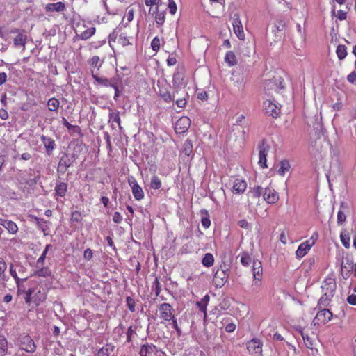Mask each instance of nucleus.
<instances>
[{"label":"nucleus","instance_id":"62","mask_svg":"<svg viewBox=\"0 0 356 356\" xmlns=\"http://www.w3.org/2000/svg\"><path fill=\"white\" fill-rule=\"evenodd\" d=\"M93 257V252L91 249L87 248L83 252V259L86 261H90Z\"/></svg>","mask_w":356,"mask_h":356},{"label":"nucleus","instance_id":"2","mask_svg":"<svg viewBox=\"0 0 356 356\" xmlns=\"http://www.w3.org/2000/svg\"><path fill=\"white\" fill-rule=\"evenodd\" d=\"M159 318L162 320L161 323L170 322L175 316V309L172 306L167 302L161 303L158 307Z\"/></svg>","mask_w":356,"mask_h":356},{"label":"nucleus","instance_id":"6","mask_svg":"<svg viewBox=\"0 0 356 356\" xmlns=\"http://www.w3.org/2000/svg\"><path fill=\"white\" fill-rule=\"evenodd\" d=\"M128 183L131 188L133 195L136 200H141L144 198L145 194L143 188L139 186L136 179L131 176L128 179Z\"/></svg>","mask_w":356,"mask_h":356},{"label":"nucleus","instance_id":"25","mask_svg":"<svg viewBox=\"0 0 356 356\" xmlns=\"http://www.w3.org/2000/svg\"><path fill=\"white\" fill-rule=\"evenodd\" d=\"M12 33H18V35L13 39V44L15 47L22 46L24 47L26 42V35L19 32V29H17L13 30Z\"/></svg>","mask_w":356,"mask_h":356},{"label":"nucleus","instance_id":"22","mask_svg":"<svg viewBox=\"0 0 356 356\" xmlns=\"http://www.w3.org/2000/svg\"><path fill=\"white\" fill-rule=\"evenodd\" d=\"M156 350V346L152 343H146L140 347V356H154Z\"/></svg>","mask_w":356,"mask_h":356},{"label":"nucleus","instance_id":"37","mask_svg":"<svg viewBox=\"0 0 356 356\" xmlns=\"http://www.w3.org/2000/svg\"><path fill=\"white\" fill-rule=\"evenodd\" d=\"M88 63L92 67L99 70L102 67L103 61L100 60L99 56H93L88 60Z\"/></svg>","mask_w":356,"mask_h":356},{"label":"nucleus","instance_id":"61","mask_svg":"<svg viewBox=\"0 0 356 356\" xmlns=\"http://www.w3.org/2000/svg\"><path fill=\"white\" fill-rule=\"evenodd\" d=\"M197 97L200 100L207 101L209 98V95H208L207 92L201 90L197 92Z\"/></svg>","mask_w":356,"mask_h":356},{"label":"nucleus","instance_id":"28","mask_svg":"<svg viewBox=\"0 0 356 356\" xmlns=\"http://www.w3.org/2000/svg\"><path fill=\"white\" fill-rule=\"evenodd\" d=\"M158 94L166 103H169L174 99V95H172L170 91L163 86H159Z\"/></svg>","mask_w":356,"mask_h":356},{"label":"nucleus","instance_id":"15","mask_svg":"<svg viewBox=\"0 0 356 356\" xmlns=\"http://www.w3.org/2000/svg\"><path fill=\"white\" fill-rule=\"evenodd\" d=\"M232 184V192L234 194H242L247 188V182L243 179L235 178Z\"/></svg>","mask_w":356,"mask_h":356},{"label":"nucleus","instance_id":"54","mask_svg":"<svg viewBox=\"0 0 356 356\" xmlns=\"http://www.w3.org/2000/svg\"><path fill=\"white\" fill-rule=\"evenodd\" d=\"M126 303L130 312H134L136 311V302L133 298L127 296L126 298Z\"/></svg>","mask_w":356,"mask_h":356},{"label":"nucleus","instance_id":"33","mask_svg":"<svg viewBox=\"0 0 356 356\" xmlns=\"http://www.w3.org/2000/svg\"><path fill=\"white\" fill-rule=\"evenodd\" d=\"M70 166L69 161L67 156L62 157L58 163V172L65 173Z\"/></svg>","mask_w":356,"mask_h":356},{"label":"nucleus","instance_id":"31","mask_svg":"<svg viewBox=\"0 0 356 356\" xmlns=\"http://www.w3.org/2000/svg\"><path fill=\"white\" fill-rule=\"evenodd\" d=\"M60 102L55 97L50 98L47 101V107L50 111H57L60 107Z\"/></svg>","mask_w":356,"mask_h":356},{"label":"nucleus","instance_id":"32","mask_svg":"<svg viewBox=\"0 0 356 356\" xmlns=\"http://www.w3.org/2000/svg\"><path fill=\"white\" fill-rule=\"evenodd\" d=\"M202 264L204 266L209 268L214 264V257L211 253H206L202 259Z\"/></svg>","mask_w":356,"mask_h":356},{"label":"nucleus","instance_id":"10","mask_svg":"<svg viewBox=\"0 0 356 356\" xmlns=\"http://www.w3.org/2000/svg\"><path fill=\"white\" fill-rule=\"evenodd\" d=\"M262 342L260 339L254 338L247 342V350L251 355H261Z\"/></svg>","mask_w":356,"mask_h":356},{"label":"nucleus","instance_id":"16","mask_svg":"<svg viewBox=\"0 0 356 356\" xmlns=\"http://www.w3.org/2000/svg\"><path fill=\"white\" fill-rule=\"evenodd\" d=\"M66 10V6L61 1L56 3H49L45 5L44 10L46 13H51L54 12L62 13Z\"/></svg>","mask_w":356,"mask_h":356},{"label":"nucleus","instance_id":"8","mask_svg":"<svg viewBox=\"0 0 356 356\" xmlns=\"http://www.w3.org/2000/svg\"><path fill=\"white\" fill-rule=\"evenodd\" d=\"M191 119L187 116L181 117L175 125V131L177 134H181L188 131L191 126Z\"/></svg>","mask_w":356,"mask_h":356},{"label":"nucleus","instance_id":"49","mask_svg":"<svg viewBox=\"0 0 356 356\" xmlns=\"http://www.w3.org/2000/svg\"><path fill=\"white\" fill-rule=\"evenodd\" d=\"M134 19V9L131 8H128L127 10V13L122 18V22H125V24H127L130 22H131Z\"/></svg>","mask_w":356,"mask_h":356},{"label":"nucleus","instance_id":"45","mask_svg":"<svg viewBox=\"0 0 356 356\" xmlns=\"http://www.w3.org/2000/svg\"><path fill=\"white\" fill-rule=\"evenodd\" d=\"M8 343L6 339L0 335V355H4L7 353Z\"/></svg>","mask_w":356,"mask_h":356},{"label":"nucleus","instance_id":"11","mask_svg":"<svg viewBox=\"0 0 356 356\" xmlns=\"http://www.w3.org/2000/svg\"><path fill=\"white\" fill-rule=\"evenodd\" d=\"M332 318V313L327 309H321L317 312L314 321L316 324L325 325Z\"/></svg>","mask_w":356,"mask_h":356},{"label":"nucleus","instance_id":"18","mask_svg":"<svg viewBox=\"0 0 356 356\" xmlns=\"http://www.w3.org/2000/svg\"><path fill=\"white\" fill-rule=\"evenodd\" d=\"M296 330L301 334L306 347L312 350L314 348L315 341L314 334L312 332V336H310L300 327L296 329Z\"/></svg>","mask_w":356,"mask_h":356},{"label":"nucleus","instance_id":"58","mask_svg":"<svg viewBox=\"0 0 356 356\" xmlns=\"http://www.w3.org/2000/svg\"><path fill=\"white\" fill-rule=\"evenodd\" d=\"M118 34L117 33L113 31L112 33H111L108 35V43L111 47H112V44L117 42H118Z\"/></svg>","mask_w":356,"mask_h":356},{"label":"nucleus","instance_id":"55","mask_svg":"<svg viewBox=\"0 0 356 356\" xmlns=\"http://www.w3.org/2000/svg\"><path fill=\"white\" fill-rule=\"evenodd\" d=\"M330 301V299L329 296L326 293H325L318 300V305L319 307H321V306L326 307L328 305Z\"/></svg>","mask_w":356,"mask_h":356},{"label":"nucleus","instance_id":"30","mask_svg":"<svg viewBox=\"0 0 356 356\" xmlns=\"http://www.w3.org/2000/svg\"><path fill=\"white\" fill-rule=\"evenodd\" d=\"M96 29L95 27H90L82 31L78 36L81 40H88L95 35Z\"/></svg>","mask_w":356,"mask_h":356},{"label":"nucleus","instance_id":"63","mask_svg":"<svg viewBox=\"0 0 356 356\" xmlns=\"http://www.w3.org/2000/svg\"><path fill=\"white\" fill-rule=\"evenodd\" d=\"M346 216L345 213L341 211H339L337 213V223L341 225L346 221Z\"/></svg>","mask_w":356,"mask_h":356},{"label":"nucleus","instance_id":"5","mask_svg":"<svg viewBox=\"0 0 356 356\" xmlns=\"http://www.w3.org/2000/svg\"><path fill=\"white\" fill-rule=\"evenodd\" d=\"M259 156V159L258 161L259 165L262 168H267V155L270 150V146L267 143L263 140L258 145Z\"/></svg>","mask_w":356,"mask_h":356},{"label":"nucleus","instance_id":"39","mask_svg":"<svg viewBox=\"0 0 356 356\" xmlns=\"http://www.w3.org/2000/svg\"><path fill=\"white\" fill-rule=\"evenodd\" d=\"M109 122L117 123L119 128L121 129V119L119 111L114 112L111 111L109 113Z\"/></svg>","mask_w":356,"mask_h":356},{"label":"nucleus","instance_id":"51","mask_svg":"<svg viewBox=\"0 0 356 356\" xmlns=\"http://www.w3.org/2000/svg\"><path fill=\"white\" fill-rule=\"evenodd\" d=\"M165 19V12H157L155 15V21L158 26H161L163 24Z\"/></svg>","mask_w":356,"mask_h":356},{"label":"nucleus","instance_id":"57","mask_svg":"<svg viewBox=\"0 0 356 356\" xmlns=\"http://www.w3.org/2000/svg\"><path fill=\"white\" fill-rule=\"evenodd\" d=\"M197 307L204 313V317L207 316V302L205 301H198L196 302Z\"/></svg>","mask_w":356,"mask_h":356},{"label":"nucleus","instance_id":"27","mask_svg":"<svg viewBox=\"0 0 356 356\" xmlns=\"http://www.w3.org/2000/svg\"><path fill=\"white\" fill-rule=\"evenodd\" d=\"M7 269V264L5 260L0 257V284L3 286H6V283L8 280V277L6 275V270Z\"/></svg>","mask_w":356,"mask_h":356},{"label":"nucleus","instance_id":"40","mask_svg":"<svg viewBox=\"0 0 356 356\" xmlns=\"http://www.w3.org/2000/svg\"><path fill=\"white\" fill-rule=\"evenodd\" d=\"M340 238L343 245L346 248H349L350 246V237L348 232L346 231L342 232L341 233Z\"/></svg>","mask_w":356,"mask_h":356},{"label":"nucleus","instance_id":"38","mask_svg":"<svg viewBox=\"0 0 356 356\" xmlns=\"http://www.w3.org/2000/svg\"><path fill=\"white\" fill-rule=\"evenodd\" d=\"M290 167L291 166H290V164L288 161H286V160L282 161L280 163V167L277 170L278 174L282 176L284 175L285 173L289 170Z\"/></svg>","mask_w":356,"mask_h":356},{"label":"nucleus","instance_id":"64","mask_svg":"<svg viewBox=\"0 0 356 356\" xmlns=\"http://www.w3.org/2000/svg\"><path fill=\"white\" fill-rule=\"evenodd\" d=\"M347 80L349 83L352 84H356V72L355 71L352 72L347 76Z\"/></svg>","mask_w":356,"mask_h":356},{"label":"nucleus","instance_id":"59","mask_svg":"<svg viewBox=\"0 0 356 356\" xmlns=\"http://www.w3.org/2000/svg\"><path fill=\"white\" fill-rule=\"evenodd\" d=\"M168 8L170 14L175 15L177 12V5L174 0H168Z\"/></svg>","mask_w":356,"mask_h":356},{"label":"nucleus","instance_id":"44","mask_svg":"<svg viewBox=\"0 0 356 356\" xmlns=\"http://www.w3.org/2000/svg\"><path fill=\"white\" fill-rule=\"evenodd\" d=\"M35 275L42 277H51V273L49 268L44 267L38 270L35 273Z\"/></svg>","mask_w":356,"mask_h":356},{"label":"nucleus","instance_id":"36","mask_svg":"<svg viewBox=\"0 0 356 356\" xmlns=\"http://www.w3.org/2000/svg\"><path fill=\"white\" fill-rule=\"evenodd\" d=\"M240 262L244 266H248L251 261L252 258L248 252H243L239 254Z\"/></svg>","mask_w":356,"mask_h":356},{"label":"nucleus","instance_id":"26","mask_svg":"<svg viewBox=\"0 0 356 356\" xmlns=\"http://www.w3.org/2000/svg\"><path fill=\"white\" fill-rule=\"evenodd\" d=\"M9 273L10 275L14 278L18 288H19L20 284L26 280L28 278V277L20 278L17 273L16 267L13 264H10L9 265Z\"/></svg>","mask_w":356,"mask_h":356},{"label":"nucleus","instance_id":"60","mask_svg":"<svg viewBox=\"0 0 356 356\" xmlns=\"http://www.w3.org/2000/svg\"><path fill=\"white\" fill-rule=\"evenodd\" d=\"M264 191H263L262 187L257 186L253 188L252 193L254 197H259L261 195H263Z\"/></svg>","mask_w":356,"mask_h":356},{"label":"nucleus","instance_id":"42","mask_svg":"<svg viewBox=\"0 0 356 356\" xmlns=\"http://www.w3.org/2000/svg\"><path fill=\"white\" fill-rule=\"evenodd\" d=\"M152 291L154 292V294L156 297L159 296L161 292V284L157 277H156L152 284Z\"/></svg>","mask_w":356,"mask_h":356},{"label":"nucleus","instance_id":"29","mask_svg":"<svg viewBox=\"0 0 356 356\" xmlns=\"http://www.w3.org/2000/svg\"><path fill=\"white\" fill-rule=\"evenodd\" d=\"M31 217L34 219L38 227L46 234V232L49 229L50 222L36 216H31Z\"/></svg>","mask_w":356,"mask_h":356},{"label":"nucleus","instance_id":"14","mask_svg":"<svg viewBox=\"0 0 356 356\" xmlns=\"http://www.w3.org/2000/svg\"><path fill=\"white\" fill-rule=\"evenodd\" d=\"M91 75L98 84L105 87L113 88L116 83H118L115 78L108 79L106 77H99L94 73L93 70L91 71Z\"/></svg>","mask_w":356,"mask_h":356},{"label":"nucleus","instance_id":"47","mask_svg":"<svg viewBox=\"0 0 356 356\" xmlns=\"http://www.w3.org/2000/svg\"><path fill=\"white\" fill-rule=\"evenodd\" d=\"M82 213L79 211H74L71 213L70 221L72 222H81L82 221Z\"/></svg>","mask_w":356,"mask_h":356},{"label":"nucleus","instance_id":"48","mask_svg":"<svg viewBox=\"0 0 356 356\" xmlns=\"http://www.w3.org/2000/svg\"><path fill=\"white\" fill-rule=\"evenodd\" d=\"M161 39L156 36V37L154 38L151 42V48L152 49V50L154 51L157 53L161 48Z\"/></svg>","mask_w":356,"mask_h":356},{"label":"nucleus","instance_id":"50","mask_svg":"<svg viewBox=\"0 0 356 356\" xmlns=\"http://www.w3.org/2000/svg\"><path fill=\"white\" fill-rule=\"evenodd\" d=\"M234 32L237 36V38L241 40H244L245 38V35L243 31V26H239L235 28H233Z\"/></svg>","mask_w":356,"mask_h":356},{"label":"nucleus","instance_id":"4","mask_svg":"<svg viewBox=\"0 0 356 356\" xmlns=\"http://www.w3.org/2000/svg\"><path fill=\"white\" fill-rule=\"evenodd\" d=\"M19 348L29 353H33L36 350V345L32 338L26 334L19 339Z\"/></svg>","mask_w":356,"mask_h":356},{"label":"nucleus","instance_id":"56","mask_svg":"<svg viewBox=\"0 0 356 356\" xmlns=\"http://www.w3.org/2000/svg\"><path fill=\"white\" fill-rule=\"evenodd\" d=\"M232 19V24L233 28H235V27H237L239 26H243L242 22L240 19L239 15L238 13L234 14Z\"/></svg>","mask_w":356,"mask_h":356},{"label":"nucleus","instance_id":"24","mask_svg":"<svg viewBox=\"0 0 356 356\" xmlns=\"http://www.w3.org/2000/svg\"><path fill=\"white\" fill-rule=\"evenodd\" d=\"M41 140L45 147L47 153L50 155L55 148V141L51 138L43 135L41 136Z\"/></svg>","mask_w":356,"mask_h":356},{"label":"nucleus","instance_id":"41","mask_svg":"<svg viewBox=\"0 0 356 356\" xmlns=\"http://www.w3.org/2000/svg\"><path fill=\"white\" fill-rule=\"evenodd\" d=\"M336 54L340 60H343L347 56L346 47L343 44L339 45L337 47Z\"/></svg>","mask_w":356,"mask_h":356},{"label":"nucleus","instance_id":"20","mask_svg":"<svg viewBox=\"0 0 356 356\" xmlns=\"http://www.w3.org/2000/svg\"><path fill=\"white\" fill-rule=\"evenodd\" d=\"M263 197L268 204H275L279 200L278 193L275 190L270 188H265Z\"/></svg>","mask_w":356,"mask_h":356},{"label":"nucleus","instance_id":"1","mask_svg":"<svg viewBox=\"0 0 356 356\" xmlns=\"http://www.w3.org/2000/svg\"><path fill=\"white\" fill-rule=\"evenodd\" d=\"M47 292L44 289L41 291L40 289H29L26 292L25 302L30 305L31 302L37 306L44 302L47 299Z\"/></svg>","mask_w":356,"mask_h":356},{"label":"nucleus","instance_id":"34","mask_svg":"<svg viewBox=\"0 0 356 356\" xmlns=\"http://www.w3.org/2000/svg\"><path fill=\"white\" fill-rule=\"evenodd\" d=\"M202 213V218H201V222L202 225L205 228L207 229L211 225V220H210V216L208 213V211L205 209H203L201 211Z\"/></svg>","mask_w":356,"mask_h":356},{"label":"nucleus","instance_id":"46","mask_svg":"<svg viewBox=\"0 0 356 356\" xmlns=\"http://www.w3.org/2000/svg\"><path fill=\"white\" fill-rule=\"evenodd\" d=\"M232 131L233 133H234V134H236V132H238L240 134L239 137L241 138V139H242V140L245 139V128L241 127V125H239V124H234L233 127H232Z\"/></svg>","mask_w":356,"mask_h":356},{"label":"nucleus","instance_id":"9","mask_svg":"<svg viewBox=\"0 0 356 356\" xmlns=\"http://www.w3.org/2000/svg\"><path fill=\"white\" fill-rule=\"evenodd\" d=\"M353 264L354 263L350 257H346L343 259L341 266V273L344 279L350 277L353 270Z\"/></svg>","mask_w":356,"mask_h":356},{"label":"nucleus","instance_id":"3","mask_svg":"<svg viewBox=\"0 0 356 356\" xmlns=\"http://www.w3.org/2000/svg\"><path fill=\"white\" fill-rule=\"evenodd\" d=\"M284 88L283 79L281 77H273L266 81L264 90L268 95H271L273 92H279Z\"/></svg>","mask_w":356,"mask_h":356},{"label":"nucleus","instance_id":"52","mask_svg":"<svg viewBox=\"0 0 356 356\" xmlns=\"http://www.w3.org/2000/svg\"><path fill=\"white\" fill-rule=\"evenodd\" d=\"M183 152L187 156H189L193 152V144L191 140H186L184 143Z\"/></svg>","mask_w":356,"mask_h":356},{"label":"nucleus","instance_id":"12","mask_svg":"<svg viewBox=\"0 0 356 356\" xmlns=\"http://www.w3.org/2000/svg\"><path fill=\"white\" fill-rule=\"evenodd\" d=\"M228 274L222 269H218L213 276V283L216 287H222L227 281Z\"/></svg>","mask_w":356,"mask_h":356},{"label":"nucleus","instance_id":"21","mask_svg":"<svg viewBox=\"0 0 356 356\" xmlns=\"http://www.w3.org/2000/svg\"><path fill=\"white\" fill-rule=\"evenodd\" d=\"M174 93L183 94V99H177L175 101V104L179 108H184L187 104L188 99L189 98V95L186 92V90L183 87L182 88H175Z\"/></svg>","mask_w":356,"mask_h":356},{"label":"nucleus","instance_id":"19","mask_svg":"<svg viewBox=\"0 0 356 356\" xmlns=\"http://www.w3.org/2000/svg\"><path fill=\"white\" fill-rule=\"evenodd\" d=\"M0 225L3 226L7 232L15 235L18 232L19 228L17 225L13 220L1 218L0 220Z\"/></svg>","mask_w":356,"mask_h":356},{"label":"nucleus","instance_id":"7","mask_svg":"<svg viewBox=\"0 0 356 356\" xmlns=\"http://www.w3.org/2000/svg\"><path fill=\"white\" fill-rule=\"evenodd\" d=\"M252 273L254 284L260 286L263 277V268L260 261L254 260L252 261Z\"/></svg>","mask_w":356,"mask_h":356},{"label":"nucleus","instance_id":"17","mask_svg":"<svg viewBox=\"0 0 356 356\" xmlns=\"http://www.w3.org/2000/svg\"><path fill=\"white\" fill-rule=\"evenodd\" d=\"M314 242L307 240L302 243L298 248L296 254L298 258H302L305 257L308 252L310 250L312 247L314 245Z\"/></svg>","mask_w":356,"mask_h":356},{"label":"nucleus","instance_id":"35","mask_svg":"<svg viewBox=\"0 0 356 356\" xmlns=\"http://www.w3.org/2000/svg\"><path fill=\"white\" fill-rule=\"evenodd\" d=\"M225 61L229 65V66H234L237 63L235 54L232 51H227L225 57Z\"/></svg>","mask_w":356,"mask_h":356},{"label":"nucleus","instance_id":"13","mask_svg":"<svg viewBox=\"0 0 356 356\" xmlns=\"http://www.w3.org/2000/svg\"><path fill=\"white\" fill-rule=\"evenodd\" d=\"M264 109L267 114L273 118H277L280 113V108L270 99L264 102Z\"/></svg>","mask_w":356,"mask_h":356},{"label":"nucleus","instance_id":"43","mask_svg":"<svg viewBox=\"0 0 356 356\" xmlns=\"http://www.w3.org/2000/svg\"><path fill=\"white\" fill-rule=\"evenodd\" d=\"M161 186L162 183L161 179L156 175L152 176L150 181V187L152 189L158 190L161 187Z\"/></svg>","mask_w":356,"mask_h":356},{"label":"nucleus","instance_id":"23","mask_svg":"<svg viewBox=\"0 0 356 356\" xmlns=\"http://www.w3.org/2000/svg\"><path fill=\"white\" fill-rule=\"evenodd\" d=\"M67 184L63 181H57L55 186V197H64L67 192Z\"/></svg>","mask_w":356,"mask_h":356},{"label":"nucleus","instance_id":"53","mask_svg":"<svg viewBox=\"0 0 356 356\" xmlns=\"http://www.w3.org/2000/svg\"><path fill=\"white\" fill-rule=\"evenodd\" d=\"M117 43L123 47H125L131 44L128 37H127L124 34H121L119 35Z\"/></svg>","mask_w":356,"mask_h":356}]
</instances>
